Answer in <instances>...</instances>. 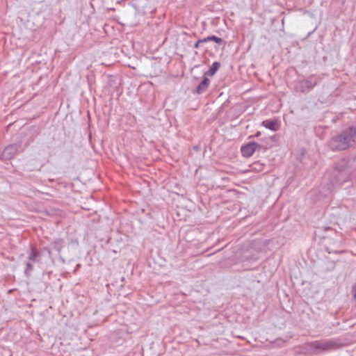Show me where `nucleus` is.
Returning a JSON list of instances; mask_svg holds the SVG:
<instances>
[{
	"instance_id": "f257e3e1",
	"label": "nucleus",
	"mask_w": 356,
	"mask_h": 356,
	"mask_svg": "<svg viewBox=\"0 0 356 356\" xmlns=\"http://www.w3.org/2000/svg\"><path fill=\"white\" fill-rule=\"evenodd\" d=\"M356 143V129L350 127L332 137L329 143L332 150H345Z\"/></svg>"
},
{
	"instance_id": "f03ea898",
	"label": "nucleus",
	"mask_w": 356,
	"mask_h": 356,
	"mask_svg": "<svg viewBox=\"0 0 356 356\" xmlns=\"http://www.w3.org/2000/svg\"><path fill=\"white\" fill-rule=\"evenodd\" d=\"M310 347L314 352L329 351L339 347L334 340H321L311 343Z\"/></svg>"
},
{
	"instance_id": "7ed1b4c3",
	"label": "nucleus",
	"mask_w": 356,
	"mask_h": 356,
	"mask_svg": "<svg viewBox=\"0 0 356 356\" xmlns=\"http://www.w3.org/2000/svg\"><path fill=\"white\" fill-rule=\"evenodd\" d=\"M261 148V145L257 143H249L245 146L241 147V153L245 157L251 156L254 152L257 149Z\"/></svg>"
},
{
	"instance_id": "20e7f679",
	"label": "nucleus",
	"mask_w": 356,
	"mask_h": 356,
	"mask_svg": "<svg viewBox=\"0 0 356 356\" xmlns=\"http://www.w3.org/2000/svg\"><path fill=\"white\" fill-rule=\"evenodd\" d=\"M17 147L14 145L6 147L2 152V156L5 159H10L17 152Z\"/></svg>"
},
{
	"instance_id": "39448f33",
	"label": "nucleus",
	"mask_w": 356,
	"mask_h": 356,
	"mask_svg": "<svg viewBox=\"0 0 356 356\" xmlns=\"http://www.w3.org/2000/svg\"><path fill=\"white\" fill-rule=\"evenodd\" d=\"M262 124L272 131H277L279 128V124L276 120H266L262 122Z\"/></svg>"
},
{
	"instance_id": "423d86ee",
	"label": "nucleus",
	"mask_w": 356,
	"mask_h": 356,
	"mask_svg": "<svg viewBox=\"0 0 356 356\" xmlns=\"http://www.w3.org/2000/svg\"><path fill=\"white\" fill-rule=\"evenodd\" d=\"M210 83V81L208 78L204 77V79L202 81V82L199 84L197 91L198 93H202L204 92L207 88H208L209 85Z\"/></svg>"
},
{
	"instance_id": "0eeeda50",
	"label": "nucleus",
	"mask_w": 356,
	"mask_h": 356,
	"mask_svg": "<svg viewBox=\"0 0 356 356\" xmlns=\"http://www.w3.org/2000/svg\"><path fill=\"white\" fill-rule=\"evenodd\" d=\"M201 41H204L205 42H209V41H214L215 42H216L218 44H220V43H222V40L220 38H218L216 36H209V37H207L206 38L201 40Z\"/></svg>"
},
{
	"instance_id": "6e6552de",
	"label": "nucleus",
	"mask_w": 356,
	"mask_h": 356,
	"mask_svg": "<svg viewBox=\"0 0 356 356\" xmlns=\"http://www.w3.org/2000/svg\"><path fill=\"white\" fill-rule=\"evenodd\" d=\"M314 85L315 83H312L309 80H304L300 82V86L304 89H310L313 88Z\"/></svg>"
},
{
	"instance_id": "1a4fd4ad",
	"label": "nucleus",
	"mask_w": 356,
	"mask_h": 356,
	"mask_svg": "<svg viewBox=\"0 0 356 356\" xmlns=\"http://www.w3.org/2000/svg\"><path fill=\"white\" fill-rule=\"evenodd\" d=\"M220 67V64L218 63H213L212 66L210 67L209 72L211 75H213L215 72L218 70Z\"/></svg>"
},
{
	"instance_id": "9d476101",
	"label": "nucleus",
	"mask_w": 356,
	"mask_h": 356,
	"mask_svg": "<svg viewBox=\"0 0 356 356\" xmlns=\"http://www.w3.org/2000/svg\"><path fill=\"white\" fill-rule=\"evenodd\" d=\"M252 168V170H254L261 171L263 169V165H262V164H261L259 163H255L253 164Z\"/></svg>"
},
{
	"instance_id": "9b49d317",
	"label": "nucleus",
	"mask_w": 356,
	"mask_h": 356,
	"mask_svg": "<svg viewBox=\"0 0 356 356\" xmlns=\"http://www.w3.org/2000/svg\"><path fill=\"white\" fill-rule=\"evenodd\" d=\"M38 253L36 251L32 250L31 254L29 256V259L30 261H34L35 259L38 257Z\"/></svg>"
},
{
	"instance_id": "f8f14e48",
	"label": "nucleus",
	"mask_w": 356,
	"mask_h": 356,
	"mask_svg": "<svg viewBox=\"0 0 356 356\" xmlns=\"http://www.w3.org/2000/svg\"><path fill=\"white\" fill-rule=\"evenodd\" d=\"M33 269V266L31 263L26 264V268L25 270L26 275H29V272L31 271Z\"/></svg>"
},
{
	"instance_id": "ddd939ff",
	"label": "nucleus",
	"mask_w": 356,
	"mask_h": 356,
	"mask_svg": "<svg viewBox=\"0 0 356 356\" xmlns=\"http://www.w3.org/2000/svg\"><path fill=\"white\" fill-rule=\"evenodd\" d=\"M352 293L353 294L354 298L356 300V283L353 286Z\"/></svg>"
},
{
	"instance_id": "4468645a",
	"label": "nucleus",
	"mask_w": 356,
	"mask_h": 356,
	"mask_svg": "<svg viewBox=\"0 0 356 356\" xmlns=\"http://www.w3.org/2000/svg\"><path fill=\"white\" fill-rule=\"evenodd\" d=\"M202 42H204V41H201V40H198V41L195 43V48H197V47H199V44H200V43H202Z\"/></svg>"
}]
</instances>
